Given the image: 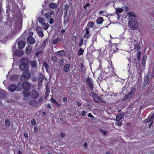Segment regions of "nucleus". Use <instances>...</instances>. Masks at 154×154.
Instances as JSON below:
<instances>
[{"instance_id": "1", "label": "nucleus", "mask_w": 154, "mask_h": 154, "mask_svg": "<svg viewBox=\"0 0 154 154\" xmlns=\"http://www.w3.org/2000/svg\"><path fill=\"white\" fill-rule=\"evenodd\" d=\"M29 61V60L27 58H22L20 61V64L19 65L20 69L23 71H29L28 64Z\"/></svg>"}, {"instance_id": "2", "label": "nucleus", "mask_w": 154, "mask_h": 154, "mask_svg": "<svg viewBox=\"0 0 154 154\" xmlns=\"http://www.w3.org/2000/svg\"><path fill=\"white\" fill-rule=\"evenodd\" d=\"M130 28L131 29L134 30L138 29L139 27V23L137 20L134 17H131L128 23Z\"/></svg>"}, {"instance_id": "3", "label": "nucleus", "mask_w": 154, "mask_h": 154, "mask_svg": "<svg viewBox=\"0 0 154 154\" xmlns=\"http://www.w3.org/2000/svg\"><path fill=\"white\" fill-rule=\"evenodd\" d=\"M28 72V71H23V72L20 77L21 80L23 81L25 80H28L30 79L31 75L30 73Z\"/></svg>"}, {"instance_id": "4", "label": "nucleus", "mask_w": 154, "mask_h": 154, "mask_svg": "<svg viewBox=\"0 0 154 154\" xmlns=\"http://www.w3.org/2000/svg\"><path fill=\"white\" fill-rule=\"evenodd\" d=\"M149 73L145 76L144 78V82L142 85L141 87L142 89L144 88L147 85H149L150 82V78L149 76Z\"/></svg>"}, {"instance_id": "5", "label": "nucleus", "mask_w": 154, "mask_h": 154, "mask_svg": "<svg viewBox=\"0 0 154 154\" xmlns=\"http://www.w3.org/2000/svg\"><path fill=\"white\" fill-rule=\"evenodd\" d=\"M85 81L88 86L90 90L92 91L94 88V85L92 79L88 77L85 79Z\"/></svg>"}, {"instance_id": "6", "label": "nucleus", "mask_w": 154, "mask_h": 154, "mask_svg": "<svg viewBox=\"0 0 154 154\" xmlns=\"http://www.w3.org/2000/svg\"><path fill=\"white\" fill-rule=\"evenodd\" d=\"M45 78L46 79L45 76L42 74H39L38 78V85L39 86H41L42 85V82Z\"/></svg>"}, {"instance_id": "7", "label": "nucleus", "mask_w": 154, "mask_h": 154, "mask_svg": "<svg viewBox=\"0 0 154 154\" xmlns=\"http://www.w3.org/2000/svg\"><path fill=\"white\" fill-rule=\"evenodd\" d=\"M30 96L33 99L37 98L39 96V94L37 91L35 90H33L31 92Z\"/></svg>"}, {"instance_id": "8", "label": "nucleus", "mask_w": 154, "mask_h": 154, "mask_svg": "<svg viewBox=\"0 0 154 154\" xmlns=\"http://www.w3.org/2000/svg\"><path fill=\"white\" fill-rule=\"evenodd\" d=\"M24 90L29 91L30 87V84L28 82L26 81L23 83Z\"/></svg>"}, {"instance_id": "9", "label": "nucleus", "mask_w": 154, "mask_h": 154, "mask_svg": "<svg viewBox=\"0 0 154 154\" xmlns=\"http://www.w3.org/2000/svg\"><path fill=\"white\" fill-rule=\"evenodd\" d=\"M136 91L135 88H133L129 92L128 94L124 98V99L126 100L131 97V95H133L135 93Z\"/></svg>"}, {"instance_id": "10", "label": "nucleus", "mask_w": 154, "mask_h": 154, "mask_svg": "<svg viewBox=\"0 0 154 154\" xmlns=\"http://www.w3.org/2000/svg\"><path fill=\"white\" fill-rule=\"evenodd\" d=\"M24 52L18 49H16L13 53L15 56L17 57L21 56L23 55Z\"/></svg>"}, {"instance_id": "11", "label": "nucleus", "mask_w": 154, "mask_h": 154, "mask_svg": "<svg viewBox=\"0 0 154 154\" xmlns=\"http://www.w3.org/2000/svg\"><path fill=\"white\" fill-rule=\"evenodd\" d=\"M29 104L32 107H38L39 106L38 102L34 100H30L29 102Z\"/></svg>"}, {"instance_id": "12", "label": "nucleus", "mask_w": 154, "mask_h": 154, "mask_svg": "<svg viewBox=\"0 0 154 154\" xmlns=\"http://www.w3.org/2000/svg\"><path fill=\"white\" fill-rule=\"evenodd\" d=\"M16 85L12 84L10 85L8 87V90L11 92H14L17 89Z\"/></svg>"}, {"instance_id": "13", "label": "nucleus", "mask_w": 154, "mask_h": 154, "mask_svg": "<svg viewBox=\"0 0 154 154\" xmlns=\"http://www.w3.org/2000/svg\"><path fill=\"white\" fill-rule=\"evenodd\" d=\"M92 97L93 98L94 101L96 103H99V97L97 96V95L94 93V91L91 92Z\"/></svg>"}, {"instance_id": "14", "label": "nucleus", "mask_w": 154, "mask_h": 154, "mask_svg": "<svg viewBox=\"0 0 154 154\" xmlns=\"http://www.w3.org/2000/svg\"><path fill=\"white\" fill-rule=\"evenodd\" d=\"M18 45L19 48L20 49H22L24 47L26 42L23 41H20L18 42Z\"/></svg>"}, {"instance_id": "15", "label": "nucleus", "mask_w": 154, "mask_h": 154, "mask_svg": "<svg viewBox=\"0 0 154 154\" xmlns=\"http://www.w3.org/2000/svg\"><path fill=\"white\" fill-rule=\"evenodd\" d=\"M56 54L62 57L64 56L66 54V52L63 50H62L56 52Z\"/></svg>"}, {"instance_id": "16", "label": "nucleus", "mask_w": 154, "mask_h": 154, "mask_svg": "<svg viewBox=\"0 0 154 154\" xmlns=\"http://www.w3.org/2000/svg\"><path fill=\"white\" fill-rule=\"evenodd\" d=\"M17 90V91H21L23 89H24L23 85V83H18L16 85Z\"/></svg>"}, {"instance_id": "17", "label": "nucleus", "mask_w": 154, "mask_h": 154, "mask_svg": "<svg viewBox=\"0 0 154 154\" xmlns=\"http://www.w3.org/2000/svg\"><path fill=\"white\" fill-rule=\"evenodd\" d=\"M7 95L5 91L3 90H0V98L1 99H5Z\"/></svg>"}, {"instance_id": "18", "label": "nucleus", "mask_w": 154, "mask_h": 154, "mask_svg": "<svg viewBox=\"0 0 154 154\" xmlns=\"http://www.w3.org/2000/svg\"><path fill=\"white\" fill-rule=\"evenodd\" d=\"M27 41L30 44H33L35 42V40L32 36H29L27 38Z\"/></svg>"}, {"instance_id": "19", "label": "nucleus", "mask_w": 154, "mask_h": 154, "mask_svg": "<svg viewBox=\"0 0 154 154\" xmlns=\"http://www.w3.org/2000/svg\"><path fill=\"white\" fill-rule=\"evenodd\" d=\"M125 116V114L122 112L118 113L116 116V120H120Z\"/></svg>"}, {"instance_id": "20", "label": "nucleus", "mask_w": 154, "mask_h": 154, "mask_svg": "<svg viewBox=\"0 0 154 154\" xmlns=\"http://www.w3.org/2000/svg\"><path fill=\"white\" fill-rule=\"evenodd\" d=\"M70 66L69 64L67 63L64 66L63 70L64 72H67L69 70V68Z\"/></svg>"}, {"instance_id": "21", "label": "nucleus", "mask_w": 154, "mask_h": 154, "mask_svg": "<svg viewBox=\"0 0 154 154\" xmlns=\"http://www.w3.org/2000/svg\"><path fill=\"white\" fill-rule=\"evenodd\" d=\"M153 119H152L151 117V116H149L146 120V123H149L151 122V123L149 125V128H150L152 125L153 123V121L152 120Z\"/></svg>"}, {"instance_id": "22", "label": "nucleus", "mask_w": 154, "mask_h": 154, "mask_svg": "<svg viewBox=\"0 0 154 154\" xmlns=\"http://www.w3.org/2000/svg\"><path fill=\"white\" fill-rule=\"evenodd\" d=\"M30 63L32 68H36L37 62L36 60H34L31 61H30Z\"/></svg>"}, {"instance_id": "23", "label": "nucleus", "mask_w": 154, "mask_h": 154, "mask_svg": "<svg viewBox=\"0 0 154 154\" xmlns=\"http://www.w3.org/2000/svg\"><path fill=\"white\" fill-rule=\"evenodd\" d=\"M81 65L80 69L81 70V72L82 74L84 75L86 72V69L82 63H81Z\"/></svg>"}, {"instance_id": "24", "label": "nucleus", "mask_w": 154, "mask_h": 154, "mask_svg": "<svg viewBox=\"0 0 154 154\" xmlns=\"http://www.w3.org/2000/svg\"><path fill=\"white\" fill-rule=\"evenodd\" d=\"M103 17H100L97 18L96 22L98 24H100L103 22Z\"/></svg>"}, {"instance_id": "25", "label": "nucleus", "mask_w": 154, "mask_h": 154, "mask_svg": "<svg viewBox=\"0 0 154 154\" xmlns=\"http://www.w3.org/2000/svg\"><path fill=\"white\" fill-rule=\"evenodd\" d=\"M61 41V39L60 38H57L54 40H53V39H52V40L51 41V42L53 44H57L58 42H60Z\"/></svg>"}, {"instance_id": "26", "label": "nucleus", "mask_w": 154, "mask_h": 154, "mask_svg": "<svg viewBox=\"0 0 154 154\" xmlns=\"http://www.w3.org/2000/svg\"><path fill=\"white\" fill-rule=\"evenodd\" d=\"M37 19L38 20V22L40 23H44L45 22V20L43 17H37Z\"/></svg>"}, {"instance_id": "27", "label": "nucleus", "mask_w": 154, "mask_h": 154, "mask_svg": "<svg viewBox=\"0 0 154 154\" xmlns=\"http://www.w3.org/2000/svg\"><path fill=\"white\" fill-rule=\"evenodd\" d=\"M27 91L24 90L23 92V94L24 97H28L30 96V94Z\"/></svg>"}, {"instance_id": "28", "label": "nucleus", "mask_w": 154, "mask_h": 154, "mask_svg": "<svg viewBox=\"0 0 154 154\" xmlns=\"http://www.w3.org/2000/svg\"><path fill=\"white\" fill-rule=\"evenodd\" d=\"M147 56L146 55H144L143 56L142 62V66L143 67L145 66V64L147 59Z\"/></svg>"}, {"instance_id": "29", "label": "nucleus", "mask_w": 154, "mask_h": 154, "mask_svg": "<svg viewBox=\"0 0 154 154\" xmlns=\"http://www.w3.org/2000/svg\"><path fill=\"white\" fill-rule=\"evenodd\" d=\"M49 7L51 8L54 9L57 8V4L53 2H51L49 5Z\"/></svg>"}, {"instance_id": "30", "label": "nucleus", "mask_w": 154, "mask_h": 154, "mask_svg": "<svg viewBox=\"0 0 154 154\" xmlns=\"http://www.w3.org/2000/svg\"><path fill=\"white\" fill-rule=\"evenodd\" d=\"M127 14L129 15V17H136L137 15L133 12H129L127 13Z\"/></svg>"}, {"instance_id": "31", "label": "nucleus", "mask_w": 154, "mask_h": 154, "mask_svg": "<svg viewBox=\"0 0 154 154\" xmlns=\"http://www.w3.org/2000/svg\"><path fill=\"white\" fill-rule=\"evenodd\" d=\"M42 26L44 29L47 30L49 27V25L48 23H44L42 24Z\"/></svg>"}, {"instance_id": "32", "label": "nucleus", "mask_w": 154, "mask_h": 154, "mask_svg": "<svg viewBox=\"0 0 154 154\" xmlns=\"http://www.w3.org/2000/svg\"><path fill=\"white\" fill-rule=\"evenodd\" d=\"M105 74H106L105 72H103L102 73H101L100 76L99 77L98 79L100 80L104 79L106 78L104 75Z\"/></svg>"}, {"instance_id": "33", "label": "nucleus", "mask_w": 154, "mask_h": 154, "mask_svg": "<svg viewBox=\"0 0 154 154\" xmlns=\"http://www.w3.org/2000/svg\"><path fill=\"white\" fill-rule=\"evenodd\" d=\"M134 48L135 49L138 50L140 48V45L139 44H138V42L134 43Z\"/></svg>"}, {"instance_id": "34", "label": "nucleus", "mask_w": 154, "mask_h": 154, "mask_svg": "<svg viewBox=\"0 0 154 154\" xmlns=\"http://www.w3.org/2000/svg\"><path fill=\"white\" fill-rule=\"evenodd\" d=\"M132 61L133 63H136L137 66L139 63V60H137V55L134 56Z\"/></svg>"}, {"instance_id": "35", "label": "nucleus", "mask_w": 154, "mask_h": 154, "mask_svg": "<svg viewBox=\"0 0 154 154\" xmlns=\"http://www.w3.org/2000/svg\"><path fill=\"white\" fill-rule=\"evenodd\" d=\"M94 23L93 22L90 21L88 22V24L87 26V27L88 28H91L93 27Z\"/></svg>"}, {"instance_id": "36", "label": "nucleus", "mask_w": 154, "mask_h": 154, "mask_svg": "<svg viewBox=\"0 0 154 154\" xmlns=\"http://www.w3.org/2000/svg\"><path fill=\"white\" fill-rule=\"evenodd\" d=\"M32 48L30 46H28L27 48H26V52L27 54H29L32 50Z\"/></svg>"}, {"instance_id": "37", "label": "nucleus", "mask_w": 154, "mask_h": 154, "mask_svg": "<svg viewBox=\"0 0 154 154\" xmlns=\"http://www.w3.org/2000/svg\"><path fill=\"white\" fill-rule=\"evenodd\" d=\"M44 16L45 18L47 19H49L50 17H51V15H50V14H49V12L45 13Z\"/></svg>"}, {"instance_id": "38", "label": "nucleus", "mask_w": 154, "mask_h": 154, "mask_svg": "<svg viewBox=\"0 0 154 154\" xmlns=\"http://www.w3.org/2000/svg\"><path fill=\"white\" fill-rule=\"evenodd\" d=\"M48 39H47L45 40L42 43V47H43L44 48H45V47L46 46V42H48Z\"/></svg>"}, {"instance_id": "39", "label": "nucleus", "mask_w": 154, "mask_h": 154, "mask_svg": "<svg viewBox=\"0 0 154 154\" xmlns=\"http://www.w3.org/2000/svg\"><path fill=\"white\" fill-rule=\"evenodd\" d=\"M141 53V51H139L138 52L137 54V60H139H139L140 59Z\"/></svg>"}, {"instance_id": "40", "label": "nucleus", "mask_w": 154, "mask_h": 154, "mask_svg": "<svg viewBox=\"0 0 154 154\" xmlns=\"http://www.w3.org/2000/svg\"><path fill=\"white\" fill-rule=\"evenodd\" d=\"M84 50L82 48L79 49L78 51V55L79 56L83 54Z\"/></svg>"}, {"instance_id": "41", "label": "nucleus", "mask_w": 154, "mask_h": 154, "mask_svg": "<svg viewBox=\"0 0 154 154\" xmlns=\"http://www.w3.org/2000/svg\"><path fill=\"white\" fill-rule=\"evenodd\" d=\"M117 122H116L115 124L119 126H121L122 125V122L120 120H116Z\"/></svg>"}, {"instance_id": "42", "label": "nucleus", "mask_w": 154, "mask_h": 154, "mask_svg": "<svg viewBox=\"0 0 154 154\" xmlns=\"http://www.w3.org/2000/svg\"><path fill=\"white\" fill-rule=\"evenodd\" d=\"M123 11V9L122 8H117L116 9V12L121 13Z\"/></svg>"}, {"instance_id": "43", "label": "nucleus", "mask_w": 154, "mask_h": 154, "mask_svg": "<svg viewBox=\"0 0 154 154\" xmlns=\"http://www.w3.org/2000/svg\"><path fill=\"white\" fill-rule=\"evenodd\" d=\"M17 76L16 75H12L10 78V79L11 80H15L17 79Z\"/></svg>"}, {"instance_id": "44", "label": "nucleus", "mask_w": 154, "mask_h": 154, "mask_svg": "<svg viewBox=\"0 0 154 154\" xmlns=\"http://www.w3.org/2000/svg\"><path fill=\"white\" fill-rule=\"evenodd\" d=\"M69 20V17L68 16L66 18L64 19V23L66 24V23H68Z\"/></svg>"}, {"instance_id": "45", "label": "nucleus", "mask_w": 154, "mask_h": 154, "mask_svg": "<svg viewBox=\"0 0 154 154\" xmlns=\"http://www.w3.org/2000/svg\"><path fill=\"white\" fill-rule=\"evenodd\" d=\"M5 125L8 126L10 125V122L9 119H6L5 121Z\"/></svg>"}, {"instance_id": "46", "label": "nucleus", "mask_w": 154, "mask_h": 154, "mask_svg": "<svg viewBox=\"0 0 154 154\" xmlns=\"http://www.w3.org/2000/svg\"><path fill=\"white\" fill-rule=\"evenodd\" d=\"M43 65L45 66L46 70L47 71L48 70L49 65L47 62H44Z\"/></svg>"}, {"instance_id": "47", "label": "nucleus", "mask_w": 154, "mask_h": 154, "mask_svg": "<svg viewBox=\"0 0 154 154\" xmlns=\"http://www.w3.org/2000/svg\"><path fill=\"white\" fill-rule=\"evenodd\" d=\"M42 29L41 27L38 26L36 27V31L37 33L42 31Z\"/></svg>"}, {"instance_id": "48", "label": "nucleus", "mask_w": 154, "mask_h": 154, "mask_svg": "<svg viewBox=\"0 0 154 154\" xmlns=\"http://www.w3.org/2000/svg\"><path fill=\"white\" fill-rule=\"evenodd\" d=\"M38 36L40 37H42L44 35V34H43V32L41 31V32H39L37 33Z\"/></svg>"}, {"instance_id": "49", "label": "nucleus", "mask_w": 154, "mask_h": 154, "mask_svg": "<svg viewBox=\"0 0 154 154\" xmlns=\"http://www.w3.org/2000/svg\"><path fill=\"white\" fill-rule=\"evenodd\" d=\"M83 38H81L80 40V41H79V46L80 47L82 46V44H83Z\"/></svg>"}, {"instance_id": "50", "label": "nucleus", "mask_w": 154, "mask_h": 154, "mask_svg": "<svg viewBox=\"0 0 154 154\" xmlns=\"http://www.w3.org/2000/svg\"><path fill=\"white\" fill-rule=\"evenodd\" d=\"M52 59L54 62H55L57 60V58L56 57L53 56L52 57Z\"/></svg>"}, {"instance_id": "51", "label": "nucleus", "mask_w": 154, "mask_h": 154, "mask_svg": "<svg viewBox=\"0 0 154 154\" xmlns=\"http://www.w3.org/2000/svg\"><path fill=\"white\" fill-rule=\"evenodd\" d=\"M43 98L42 97H40L38 100V103L39 104V106L41 104V102L43 100Z\"/></svg>"}, {"instance_id": "52", "label": "nucleus", "mask_w": 154, "mask_h": 154, "mask_svg": "<svg viewBox=\"0 0 154 154\" xmlns=\"http://www.w3.org/2000/svg\"><path fill=\"white\" fill-rule=\"evenodd\" d=\"M69 6L68 4H66L64 5V10H66V11H68V9H69Z\"/></svg>"}, {"instance_id": "53", "label": "nucleus", "mask_w": 154, "mask_h": 154, "mask_svg": "<svg viewBox=\"0 0 154 154\" xmlns=\"http://www.w3.org/2000/svg\"><path fill=\"white\" fill-rule=\"evenodd\" d=\"M51 101L53 103H54L55 104H56V103H57V101L56 100L54 99L53 98H51Z\"/></svg>"}, {"instance_id": "54", "label": "nucleus", "mask_w": 154, "mask_h": 154, "mask_svg": "<svg viewBox=\"0 0 154 154\" xmlns=\"http://www.w3.org/2000/svg\"><path fill=\"white\" fill-rule=\"evenodd\" d=\"M31 123L32 125H35L36 124V121L35 119H32L31 121Z\"/></svg>"}, {"instance_id": "55", "label": "nucleus", "mask_w": 154, "mask_h": 154, "mask_svg": "<svg viewBox=\"0 0 154 154\" xmlns=\"http://www.w3.org/2000/svg\"><path fill=\"white\" fill-rule=\"evenodd\" d=\"M63 61L62 59H61L59 60V64L60 65L62 66L63 64Z\"/></svg>"}, {"instance_id": "56", "label": "nucleus", "mask_w": 154, "mask_h": 154, "mask_svg": "<svg viewBox=\"0 0 154 154\" xmlns=\"http://www.w3.org/2000/svg\"><path fill=\"white\" fill-rule=\"evenodd\" d=\"M99 101L102 102L103 103H106V101L103 100L102 98H100L99 97Z\"/></svg>"}, {"instance_id": "57", "label": "nucleus", "mask_w": 154, "mask_h": 154, "mask_svg": "<svg viewBox=\"0 0 154 154\" xmlns=\"http://www.w3.org/2000/svg\"><path fill=\"white\" fill-rule=\"evenodd\" d=\"M90 30H89V28H88V27H86V34H89V33H90Z\"/></svg>"}, {"instance_id": "58", "label": "nucleus", "mask_w": 154, "mask_h": 154, "mask_svg": "<svg viewBox=\"0 0 154 154\" xmlns=\"http://www.w3.org/2000/svg\"><path fill=\"white\" fill-rule=\"evenodd\" d=\"M62 101L63 102H64L65 103H66L67 102V98L66 97H64L63 98V100Z\"/></svg>"}, {"instance_id": "59", "label": "nucleus", "mask_w": 154, "mask_h": 154, "mask_svg": "<svg viewBox=\"0 0 154 154\" xmlns=\"http://www.w3.org/2000/svg\"><path fill=\"white\" fill-rule=\"evenodd\" d=\"M83 146L85 149H88V143H84Z\"/></svg>"}, {"instance_id": "60", "label": "nucleus", "mask_w": 154, "mask_h": 154, "mask_svg": "<svg viewBox=\"0 0 154 154\" xmlns=\"http://www.w3.org/2000/svg\"><path fill=\"white\" fill-rule=\"evenodd\" d=\"M90 35L89 34H87L86 33H85L84 36V37L85 38H88L89 36Z\"/></svg>"}, {"instance_id": "61", "label": "nucleus", "mask_w": 154, "mask_h": 154, "mask_svg": "<svg viewBox=\"0 0 154 154\" xmlns=\"http://www.w3.org/2000/svg\"><path fill=\"white\" fill-rule=\"evenodd\" d=\"M31 79L33 81H36L38 80V78L36 77H33Z\"/></svg>"}, {"instance_id": "62", "label": "nucleus", "mask_w": 154, "mask_h": 154, "mask_svg": "<svg viewBox=\"0 0 154 154\" xmlns=\"http://www.w3.org/2000/svg\"><path fill=\"white\" fill-rule=\"evenodd\" d=\"M100 131L103 133L104 135L106 136L107 135V133L106 131L102 129H100Z\"/></svg>"}, {"instance_id": "63", "label": "nucleus", "mask_w": 154, "mask_h": 154, "mask_svg": "<svg viewBox=\"0 0 154 154\" xmlns=\"http://www.w3.org/2000/svg\"><path fill=\"white\" fill-rule=\"evenodd\" d=\"M54 22V19L53 18H51L50 20V23L51 24H52Z\"/></svg>"}, {"instance_id": "64", "label": "nucleus", "mask_w": 154, "mask_h": 154, "mask_svg": "<svg viewBox=\"0 0 154 154\" xmlns=\"http://www.w3.org/2000/svg\"><path fill=\"white\" fill-rule=\"evenodd\" d=\"M87 113V112H85L84 111H82V116H85Z\"/></svg>"}]
</instances>
